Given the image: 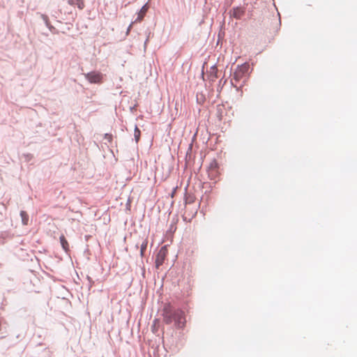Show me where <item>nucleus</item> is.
Listing matches in <instances>:
<instances>
[{
	"label": "nucleus",
	"mask_w": 357,
	"mask_h": 357,
	"mask_svg": "<svg viewBox=\"0 0 357 357\" xmlns=\"http://www.w3.org/2000/svg\"><path fill=\"white\" fill-rule=\"evenodd\" d=\"M130 200L128 199L127 203H126V208L127 209H128V208L130 209Z\"/></svg>",
	"instance_id": "nucleus-24"
},
{
	"label": "nucleus",
	"mask_w": 357,
	"mask_h": 357,
	"mask_svg": "<svg viewBox=\"0 0 357 357\" xmlns=\"http://www.w3.org/2000/svg\"><path fill=\"white\" fill-rule=\"evenodd\" d=\"M87 279H88V280L89 281L90 283H93V281L92 280V279L89 276H87Z\"/></svg>",
	"instance_id": "nucleus-25"
},
{
	"label": "nucleus",
	"mask_w": 357,
	"mask_h": 357,
	"mask_svg": "<svg viewBox=\"0 0 357 357\" xmlns=\"http://www.w3.org/2000/svg\"><path fill=\"white\" fill-rule=\"evenodd\" d=\"M22 223L23 225H27L29 224V216L25 211H21L20 213Z\"/></svg>",
	"instance_id": "nucleus-9"
},
{
	"label": "nucleus",
	"mask_w": 357,
	"mask_h": 357,
	"mask_svg": "<svg viewBox=\"0 0 357 357\" xmlns=\"http://www.w3.org/2000/svg\"><path fill=\"white\" fill-rule=\"evenodd\" d=\"M196 98H197V102L199 105H202L206 100L205 96L202 93H201V94L197 93Z\"/></svg>",
	"instance_id": "nucleus-14"
},
{
	"label": "nucleus",
	"mask_w": 357,
	"mask_h": 357,
	"mask_svg": "<svg viewBox=\"0 0 357 357\" xmlns=\"http://www.w3.org/2000/svg\"><path fill=\"white\" fill-rule=\"evenodd\" d=\"M252 69L248 62H245L241 65H238L233 74V78L231 83L233 84V79L236 82H239L242 79L245 78L243 83H245V80L248 78Z\"/></svg>",
	"instance_id": "nucleus-2"
},
{
	"label": "nucleus",
	"mask_w": 357,
	"mask_h": 357,
	"mask_svg": "<svg viewBox=\"0 0 357 357\" xmlns=\"http://www.w3.org/2000/svg\"><path fill=\"white\" fill-rule=\"evenodd\" d=\"M135 247H136V248H137V249H138V248H139L138 244H137V245H135Z\"/></svg>",
	"instance_id": "nucleus-26"
},
{
	"label": "nucleus",
	"mask_w": 357,
	"mask_h": 357,
	"mask_svg": "<svg viewBox=\"0 0 357 357\" xmlns=\"http://www.w3.org/2000/svg\"><path fill=\"white\" fill-rule=\"evenodd\" d=\"M207 172L210 180H215L220 174L218 170H207Z\"/></svg>",
	"instance_id": "nucleus-11"
},
{
	"label": "nucleus",
	"mask_w": 357,
	"mask_h": 357,
	"mask_svg": "<svg viewBox=\"0 0 357 357\" xmlns=\"http://www.w3.org/2000/svg\"><path fill=\"white\" fill-rule=\"evenodd\" d=\"M163 319L167 324H170L174 321V325L177 329H183L185 326V314L183 310L180 308H176L171 305H167L163 309Z\"/></svg>",
	"instance_id": "nucleus-1"
},
{
	"label": "nucleus",
	"mask_w": 357,
	"mask_h": 357,
	"mask_svg": "<svg viewBox=\"0 0 357 357\" xmlns=\"http://www.w3.org/2000/svg\"><path fill=\"white\" fill-rule=\"evenodd\" d=\"M219 169V164L215 159H213L209 164L207 167V170H218Z\"/></svg>",
	"instance_id": "nucleus-10"
},
{
	"label": "nucleus",
	"mask_w": 357,
	"mask_h": 357,
	"mask_svg": "<svg viewBox=\"0 0 357 357\" xmlns=\"http://www.w3.org/2000/svg\"><path fill=\"white\" fill-rule=\"evenodd\" d=\"M166 255L167 250L165 248V246H163L160 248V250L157 252L155 255V266L157 268H158L164 263Z\"/></svg>",
	"instance_id": "nucleus-4"
},
{
	"label": "nucleus",
	"mask_w": 357,
	"mask_h": 357,
	"mask_svg": "<svg viewBox=\"0 0 357 357\" xmlns=\"http://www.w3.org/2000/svg\"><path fill=\"white\" fill-rule=\"evenodd\" d=\"M147 8L146 5L143 6L141 9L137 12V17L134 22H141L146 13Z\"/></svg>",
	"instance_id": "nucleus-6"
},
{
	"label": "nucleus",
	"mask_w": 357,
	"mask_h": 357,
	"mask_svg": "<svg viewBox=\"0 0 357 357\" xmlns=\"http://www.w3.org/2000/svg\"><path fill=\"white\" fill-rule=\"evenodd\" d=\"M40 17L43 20L45 26L49 29V30L51 32H52L55 30V27L50 24L49 17L47 15H46L45 14H40Z\"/></svg>",
	"instance_id": "nucleus-7"
},
{
	"label": "nucleus",
	"mask_w": 357,
	"mask_h": 357,
	"mask_svg": "<svg viewBox=\"0 0 357 357\" xmlns=\"http://www.w3.org/2000/svg\"><path fill=\"white\" fill-rule=\"evenodd\" d=\"M24 156L26 161H30L33 158V155L31 153L24 154Z\"/></svg>",
	"instance_id": "nucleus-18"
},
{
	"label": "nucleus",
	"mask_w": 357,
	"mask_h": 357,
	"mask_svg": "<svg viewBox=\"0 0 357 357\" xmlns=\"http://www.w3.org/2000/svg\"><path fill=\"white\" fill-rule=\"evenodd\" d=\"M147 245H148V241L146 240H144L140 245V256L142 257H144V252L147 248Z\"/></svg>",
	"instance_id": "nucleus-12"
},
{
	"label": "nucleus",
	"mask_w": 357,
	"mask_h": 357,
	"mask_svg": "<svg viewBox=\"0 0 357 357\" xmlns=\"http://www.w3.org/2000/svg\"><path fill=\"white\" fill-rule=\"evenodd\" d=\"M104 139H106L108 142L112 143L113 139V136L110 133H105L104 135Z\"/></svg>",
	"instance_id": "nucleus-17"
},
{
	"label": "nucleus",
	"mask_w": 357,
	"mask_h": 357,
	"mask_svg": "<svg viewBox=\"0 0 357 357\" xmlns=\"http://www.w3.org/2000/svg\"><path fill=\"white\" fill-rule=\"evenodd\" d=\"M75 5H77L79 10H82L84 8V0H76Z\"/></svg>",
	"instance_id": "nucleus-16"
},
{
	"label": "nucleus",
	"mask_w": 357,
	"mask_h": 357,
	"mask_svg": "<svg viewBox=\"0 0 357 357\" xmlns=\"http://www.w3.org/2000/svg\"><path fill=\"white\" fill-rule=\"evenodd\" d=\"M222 109H218V116L220 121L222 120Z\"/></svg>",
	"instance_id": "nucleus-19"
},
{
	"label": "nucleus",
	"mask_w": 357,
	"mask_h": 357,
	"mask_svg": "<svg viewBox=\"0 0 357 357\" xmlns=\"http://www.w3.org/2000/svg\"><path fill=\"white\" fill-rule=\"evenodd\" d=\"M68 4L70 6H75L76 3V0H68Z\"/></svg>",
	"instance_id": "nucleus-22"
},
{
	"label": "nucleus",
	"mask_w": 357,
	"mask_h": 357,
	"mask_svg": "<svg viewBox=\"0 0 357 357\" xmlns=\"http://www.w3.org/2000/svg\"><path fill=\"white\" fill-rule=\"evenodd\" d=\"M135 22H132L130 23V24L128 26V29H127V31H126V33L127 35L128 34V33L130 31L131 29H132V24H134Z\"/></svg>",
	"instance_id": "nucleus-21"
},
{
	"label": "nucleus",
	"mask_w": 357,
	"mask_h": 357,
	"mask_svg": "<svg viewBox=\"0 0 357 357\" xmlns=\"http://www.w3.org/2000/svg\"><path fill=\"white\" fill-rule=\"evenodd\" d=\"M218 70L215 67V65H213L211 68V70H210V74L211 76H213L214 78H217L218 77Z\"/></svg>",
	"instance_id": "nucleus-15"
},
{
	"label": "nucleus",
	"mask_w": 357,
	"mask_h": 357,
	"mask_svg": "<svg viewBox=\"0 0 357 357\" xmlns=\"http://www.w3.org/2000/svg\"><path fill=\"white\" fill-rule=\"evenodd\" d=\"M150 34H151V33L149 32V35H148V36H147L146 39V40H145V41H144V50H146V45H147V43H148L149 40V35H150Z\"/></svg>",
	"instance_id": "nucleus-20"
},
{
	"label": "nucleus",
	"mask_w": 357,
	"mask_h": 357,
	"mask_svg": "<svg viewBox=\"0 0 357 357\" xmlns=\"http://www.w3.org/2000/svg\"><path fill=\"white\" fill-rule=\"evenodd\" d=\"M60 243L63 250L67 252L69 250V245L67 239L63 235L59 237Z\"/></svg>",
	"instance_id": "nucleus-8"
},
{
	"label": "nucleus",
	"mask_w": 357,
	"mask_h": 357,
	"mask_svg": "<svg viewBox=\"0 0 357 357\" xmlns=\"http://www.w3.org/2000/svg\"><path fill=\"white\" fill-rule=\"evenodd\" d=\"M176 190H177V187H175V188L173 189V190H172V193H171V197H174V195L175 192L176 191Z\"/></svg>",
	"instance_id": "nucleus-23"
},
{
	"label": "nucleus",
	"mask_w": 357,
	"mask_h": 357,
	"mask_svg": "<svg viewBox=\"0 0 357 357\" xmlns=\"http://www.w3.org/2000/svg\"><path fill=\"white\" fill-rule=\"evenodd\" d=\"M140 135H141V130L137 128V126H135L134 137H135V139L137 143L138 142V141L140 139Z\"/></svg>",
	"instance_id": "nucleus-13"
},
{
	"label": "nucleus",
	"mask_w": 357,
	"mask_h": 357,
	"mask_svg": "<svg viewBox=\"0 0 357 357\" xmlns=\"http://www.w3.org/2000/svg\"><path fill=\"white\" fill-rule=\"evenodd\" d=\"M231 15L236 19H241V16L244 15L245 10L241 7H234L230 11Z\"/></svg>",
	"instance_id": "nucleus-5"
},
{
	"label": "nucleus",
	"mask_w": 357,
	"mask_h": 357,
	"mask_svg": "<svg viewBox=\"0 0 357 357\" xmlns=\"http://www.w3.org/2000/svg\"><path fill=\"white\" fill-rule=\"evenodd\" d=\"M84 77L91 84H100L103 82V74L97 70H92L85 73Z\"/></svg>",
	"instance_id": "nucleus-3"
}]
</instances>
